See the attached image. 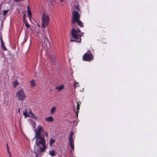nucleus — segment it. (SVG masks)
Listing matches in <instances>:
<instances>
[{
  "instance_id": "1",
  "label": "nucleus",
  "mask_w": 157,
  "mask_h": 157,
  "mask_svg": "<svg viewBox=\"0 0 157 157\" xmlns=\"http://www.w3.org/2000/svg\"><path fill=\"white\" fill-rule=\"evenodd\" d=\"M35 138L36 140V144L39 147L40 151L44 152L46 148L44 135L35 136Z\"/></svg>"
},
{
  "instance_id": "2",
  "label": "nucleus",
  "mask_w": 157,
  "mask_h": 157,
  "mask_svg": "<svg viewBox=\"0 0 157 157\" xmlns=\"http://www.w3.org/2000/svg\"><path fill=\"white\" fill-rule=\"evenodd\" d=\"M74 27H73L71 29V34L72 37L75 40L71 39L70 41L80 43L81 41L82 35L79 34L78 33H81V32L79 29H78L77 30H76Z\"/></svg>"
},
{
  "instance_id": "3",
  "label": "nucleus",
  "mask_w": 157,
  "mask_h": 157,
  "mask_svg": "<svg viewBox=\"0 0 157 157\" xmlns=\"http://www.w3.org/2000/svg\"><path fill=\"white\" fill-rule=\"evenodd\" d=\"M72 17L71 19V26L73 27H75V24L76 21L80 19V15L79 13L76 11H74L72 12Z\"/></svg>"
},
{
  "instance_id": "4",
  "label": "nucleus",
  "mask_w": 157,
  "mask_h": 157,
  "mask_svg": "<svg viewBox=\"0 0 157 157\" xmlns=\"http://www.w3.org/2000/svg\"><path fill=\"white\" fill-rule=\"evenodd\" d=\"M42 27L45 28L47 26L49 22L50 19L48 15L45 14L44 12L42 17Z\"/></svg>"
},
{
  "instance_id": "5",
  "label": "nucleus",
  "mask_w": 157,
  "mask_h": 157,
  "mask_svg": "<svg viewBox=\"0 0 157 157\" xmlns=\"http://www.w3.org/2000/svg\"><path fill=\"white\" fill-rule=\"evenodd\" d=\"M16 96L18 100L22 101L25 98V96L23 90H19L16 94Z\"/></svg>"
},
{
  "instance_id": "6",
  "label": "nucleus",
  "mask_w": 157,
  "mask_h": 157,
  "mask_svg": "<svg viewBox=\"0 0 157 157\" xmlns=\"http://www.w3.org/2000/svg\"><path fill=\"white\" fill-rule=\"evenodd\" d=\"M93 58L94 56L90 52L89 53H86L83 56V59L85 61H90Z\"/></svg>"
},
{
  "instance_id": "7",
  "label": "nucleus",
  "mask_w": 157,
  "mask_h": 157,
  "mask_svg": "<svg viewBox=\"0 0 157 157\" xmlns=\"http://www.w3.org/2000/svg\"><path fill=\"white\" fill-rule=\"evenodd\" d=\"M74 134L73 132H71L69 136V142L70 146L72 150H74V141L73 139V136Z\"/></svg>"
},
{
  "instance_id": "8",
  "label": "nucleus",
  "mask_w": 157,
  "mask_h": 157,
  "mask_svg": "<svg viewBox=\"0 0 157 157\" xmlns=\"http://www.w3.org/2000/svg\"><path fill=\"white\" fill-rule=\"evenodd\" d=\"M44 130L43 128L40 125H38L37 129L35 130V136H41V132H44Z\"/></svg>"
},
{
  "instance_id": "9",
  "label": "nucleus",
  "mask_w": 157,
  "mask_h": 157,
  "mask_svg": "<svg viewBox=\"0 0 157 157\" xmlns=\"http://www.w3.org/2000/svg\"><path fill=\"white\" fill-rule=\"evenodd\" d=\"M41 41L43 43H44V44H45L47 47V45L49 44V42L48 41V40L45 36L44 35Z\"/></svg>"
},
{
  "instance_id": "10",
  "label": "nucleus",
  "mask_w": 157,
  "mask_h": 157,
  "mask_svg": "<svg viewBox=\"0 0 157 157\" xmlns=\"http://www.w3.org/2000/svg\"><path fill=\"white\" fill-rule=\"evenodd\" d=\"M25 16L26 14H24L23 16V20L25 24V26L27 28H30V25L27 23V21L25 20Z\"/></svg>"
},
{
  "instance_id": "11",
  "label": "nucleus",
  "mask_w": 157,
  "mask_h": 157,
  "mask_svg": "<svg viewBox=\"0 0 157 157\" xmlns=\"http://www.w3.org/2000/svg\"><path fill=\"white\" fill-rule=\"evenodd\" d=\"M76 23H77V24L81 27H84L83 23L80 21V19L76 21Z\"/></svg>"
},
{
  "instance_id": "12",
  "label": "nucleus",
  "mask_w": 157,
  "mask_h": 157,
  "mask_svg": "<svg viewBox=\"0 0 157 157\" xmlns=\"http://www.w3.org/2000/svg\"><path fill=\"white\" fill-rule=\"evenodd\" d=\"M49 154L52 156H55L56 154L55 151L53 150L50 151L49 152Z\"/></svg>"
},
{
  "instance_id": "13",
  "label": "nucleus",
  "mask_w": 157,
  "mask_h": 157,
  "mask_svg": "<svg viewBox=\"0 0 157 157\" xmlns=\"http://www.w3.org/2000/svg\"><path fill=\"white\" fill-rule=\"evenodd\" d=\"M45 120L46 121L52 122L53 121V119L52 117L50 116L46 118Z\"/></svg>"
},
{
  "instance_id": "14",
  "label": "nucleus",
  "mask_w": 157,
  "mask_h": 157,
  "mask_svg": "<svg viewBox=\"0 0 157 157\" xmlns=\"http://www.w3.org/2000/svg\"><path fill=\"white\" fill-rule=\"evenodd\" d=\"M27 12L28 13V16L30 18L32 14L31 11L30 10L29 6L28 5L27 6Z\"/></svg>"
},
{
  "instance_id": "15",
  "label": "nucleus",
  "mask_w": 157,
  "mask_h": 157,
  "mask_svg": "<svg viewBox=\"0 0 157 157\" xmlns=\"http://www.w3.org/2000/svg\"><path fill=\"white\" fill-rule=\"evenodd\" d=\"M30 113L29 114H30L32 115V117L35 120H36L37 119V117H36L32 113L31 110H30Z\"/></svg>"
},
{
  "instance_id": "16",
  "label": "nucleus",
  "mask_w": 157,
  "mask_h": 157,
  "mask_svg": "<svg viewBox=\"0 0 157 157\" xmlns=\"http://www.w3.org/2000/svg\"><path fill=\"white\" fill-rule=\"evenodd\" d=\"M63 85H61L59 86H56V89L58 90L59 91H60L63 88Z\"/></svg>"
},
{
  "instance_id": "17",
  "label": "nucleus",
  "mask_w": 157,
  "mask_h": 157,
  "mask_svg": "<svg viewBox=\"0 0 157 157\" xmlns=\"http://www.w3.org/2000/svg\"><path fill=\"white\" fill-rule=\"evenodd\" d=\"M56 109V107H53L51 108L50 111V113L51 114H52L55 112Z\"/></svg>"
},
{
  "instance_id": "18",
  "label": "nucleus",
  "mask_w": 157,
  "mask_h": 157,
  "mask_svg": "<svg viewBox=\"0 0 157 157\" xmlns=\"http://www.w3.org/2000/svg\"><path fill=\"white\" fill-rule=\"evenodd\" d=\"M51 61L54 64H55L56 63V59L55 57L54 56L51 57Z\"/></svg>"
},
{
  "instance_id": "19",
  "label": "nucleus",
  "mask_w": 157,
  "mask_h": 157,
  "mask_svg": "<svg viewBox=\"0 0 157 157\" xmlns=\"http://www.w3.org/2000/svg\"><path fill=\"white\" fill-rule=\"evenodd\" d=\"M4 43H3L1 44V47L2 49L4 51H6L7 50V48L5 46L4 44Z\"/></svg>"
},
{
  "instance_id": "20",
  "label": "nucleus",
  "mask_w": 157,
  "mask_h": 157,
  "mask_svg": "<svg viewBox=\"0 0 157 157\" xmlns=\"http://www.w3.org/2000/svg\"><path fill=\"white\" fill-rule=\"evenodd\" d=\"M30 83L32 87H34L35 86V83L33 80H32L31 81H30Z\"/></svg>"
},
{
  "instance_id": "21",
  "label": "nucleus",
  "mask_w": 157,
  "mask_h": 157,
  "mask_svg": "<svg viewBox=\"0 0 157 157\" xmlns=\"http://www.w3.org/2000/svg\"><path fill=\"white\" fill-rule=\"evenodd\" d=\"M28 112L26 109L25 110V111H23V113L24 115L25 116V117H28L29 116L28 115Z\"/></svg>"
},
{
  "instance_id": "22",
  "label": "nucleus",
  "mask_w": 157,
  "mask_h": 157,
  "mask_svg": "<svg viewBox=\"0 0 157 157\" xmlns=\"http://www.w3.org/2000/svg\"><path fill=\"white\" fill-rule=\"evenodd\" d=\"M55 140L52 139H51L49 142V145L50 146H52V145L54 143Z\"/></svg>"
},
{
  "instance_id": "23",
  "label": "nucleus",
  "mask_w": 157,
  "mask_h": 157,
  "mask_svg": "<svg viewBox=\"0 0 157 157\" xmlns=\"http://www.w3.org/2000/svg\"><path fill=\"white\" fill-rule=\"evenodd\" d=\"M13 82V85L14 87H16L18 84V83L17 80H16L15 81Z\"/></svg>"
},
{
  "instance_id": "24",
  "label": "nucleus",
  "mask_w": 157,
  "mask_h": 157,
  "mask_svg": "<svg viewBox=\"0 0 157 157\" xmlns=\"http://www.w3.org/2000/svg\"><path fill=\"white\" fill-rule=\"evenodd\" d=\"M8 11H9L8 10H4L3 12V15L4 16L7 13Z\"/></svg>"
},
{
  "instance_id": "25",
  "label": "nucleus",
  "mask_w": 157,
  "mask_h": 157,
  "mask_svg": "<svg viewBox=\"0 0 157 157\" xmlns=\"http://www.w3.org/2000/svg\"><path fill=\"white\" fill-rule=\"evenodd\" d=\"M77 112H78V110L79 109V105L78 104V102L77 103Z\"/></svg>"
},
{
  "instance_id": "26",
  "label": "nucleus",
  "mask_w": 157,
  "mask_h": 157,
  "mask_svg": "<svg viewBox=\"0 0 157 157\" xmlns=\"http://www.w3.org/2000/svg\"><path fill=\"white\" fill-rule=\"evenodd\" d=\"M75 10H79V6L78 5H76L75 6Z\"/></svg>"
},
{
  "instance_id": "27",
  "label": "nucleus",
  "mask_w": 157,
  "mask_h": 157,
  "mask_svg": "<svg viewBox=\"0 0 157 157\" xmlns=\"http://www.w3.org/2000/svg\"><path fill=\"white\" fill-rule=\"evenodd\" d=\"M0 40H1V44L4 43V42L3 41L2 36H0Z\"/></svg>"
},
{
  "instance_id": "28",
  "label": "nucleus",
  "mask_w": 157,
  "mask_h": 157,
  "mask_svg": "<svg viewBox=\"0 0 157 157\" xmlns=\"http://www.w3.org/2000/svg\"><path fill=\"white\" fill-rule=\"evenodd\" d=\"M8 153L9 154V157H12L11 155V152L9 151H8Z\"/></svg>"
},
{
  "instance_id": "29",
  "label": "nucleus",
  "mask_w": 157,
  "mask_h": 157,
  "mask_svg": "<svg viewBox=\"0 0 157 157\" xmlns=\"http://www.w3.org/2000/svg\"><path fill=\"white\" fill-rule=\"evenodd\" d=\"M45 136L46 137H48V133L47 132H45Z\"/></svg>"
},
{
  "instance_id": "30",
  "label": "nucleus",
  "mask_w": 157,
  "mask_h": 157,
  "mask_svg": "<svg viewBox=\"0 0 157 157\" xmlns=\"http://www.w3.org/2000/svg\"><path fill=\"white\" fill-rule=\"evenodd\" d=\"M6 147H7V151H9V147L8 146V145L7 144H6Z\"/></svg>"
},
{
  "instance_id": "31",
  "label": "nucleus",
  "mask_w": 157,
  "mask_h": 157,
  "mask_svg": "<svg viewBox=\"0 0 157 157\" xmlns=\"http://www.w3.org/2000/svg\"><path fill=\"white\" fill-rule=\"evenodd\" d=\"M34 153L36 155V156H38V153L34 151Z\"/></svg>"
},
{
  "instance_id": "32",
  "label": "nucleus",
  "mask_w": 157,
  "mask_h": 157,
  "mask_svg": "<svg viewBox=\"0 0 157 157\" xmlns=\"http://www.w3.org/2000/svg\"><path fill=\"white\" fill-rule=\"evenodd\" d=\"M78 112H77H77H76V116H77V117H78Z\"/></svg>"
},
{
  "instance_id": "33",
  "label": "nucleus",
  "mask_w": 157,
  "mask_h": 157,
  "mask_svg": "<svg viewBox=\"0 0 157 157\" xmlns=\"http://www.w3.org/2000/svg\"><path fill=\"white\" fill-rule=\"evenodd\" d=\"M18 112L20 113V108H19L18 109Z\"/></svg>"
},
{
  "instance_id": "34",
  "label": "nucleus",
  "mask_w": 157,
  "mask_h": 157,
  "mask_svg": "<svg viewBox=\"0 0 157 157\" xmlns=\"http://www.w3.org/2000/svg\"><path fill=\"white\" fill-rule=\"evenodd\" d=\"M84 34V33H82L80 35H82V36L83 35V34Z\"/></svg>"
},
{
  "instance_id": "35",
  "label": "nucleus",
  "mask_w": 157,
  "mask_h": 157,
  "mask_svg": "<svg viewBox=\"0 0 157 157\" xmlns=\"http://www.w3.org/2000/svg\"><path fill=\"white\" fill-rule=\"evenodd\" d=\"M49 1H50V2H52V1H54V0H49Z\"/></svg>"
},
{
  "instance_id": "36",
  "label": "nucleus",
  "mask_w": 157,
  "mask_h": 157,
  "mask_svg": "<svg viewBox=\"0 0 157 157\" xmlns=\"http://www.w3.org/2000/svg\"><path fill=\"white\" fill-rule=\"evenodd\" d=\"M61 2H63V0H59Z\"/></svg>"
},
{
  "instance_id": "37",
  "label": "nucleus",
  "mask_w": 157,
  "mask_h": 157,
  "mask_svg": "<svg viewBox=\"0 0 157 157\" xmlns=\"http://www.w3.org/2000/svg\"><path fill=\"white\" fill-rule=\"evenodd\" d=\"M35 157H38V156H36Z\"/></svg>"
}]
</instances>
